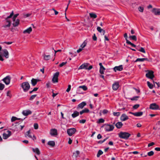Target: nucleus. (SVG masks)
Listing matches in <instances>:
<instances>
[{"instance_id":"nucleus-1","label":"nucleus","mask_w":160,"mask_h":160,"mask_svg":"<svg viewBox=\"0 0 160 160\" xmlns=\"http://www.w3.org/2000/svg\"><path fill=\"white\" fill-rule=\"evenodd\" d=\"M118 136L121 138L127 140L131 136V134L127 132H121L118 134Z\"/></svg>"},{"instance_id":"nucleus-2","label":"nucleus","mask_w":160,"mask_h":160,"mask_svg":"<svg viewBox=\"0 0 160 160\" xmlns=\"http://www.w3.org/2000/svg\"><path fill=\"white\" fill-rule=\"evenodd\" d=\"M14 13L13 11H12V12L11 13L10 15L8 16L6 19L5 21L6 23H8V24H5V25H3L2 27H3L5 28H6L7 27L9 28L11 26V22L10 20V18H11L12 17Z\"/></svg>"},{"instance_id":"nucleus-3","label":"nucleus","mask_w":160,"mask_h":160,"mask_svg":"<svg viewBox=\"0 0 160 160\" xmlns=\"http://www.w3.org/2000/svg\"><path fill=\"white\" fill-rule=\"evenodd\" d=\"M21 87L23 89L24 92H27L30 89V86L29 83L27 82H23L21 85Z\"/></svg>"},{"instance_id":"nucleus-4","label":"nucleus","mask_w":160,"mask_h":160,"mask_svg":"<svg viewBox=\"0 0 160 160\" xmlns=\"http://www.w3.org/2000/svg\"><path fill=\"white\" fill-rule=\"evenodd\" d=\"M16 124L15 125L13 128L15 131H18L19 130H22L23 128L24 127V125H21L20 124H18V123H16Z\"/></svg>"},{"instance_id":"nucleus-5","label":"nucleus","mask_w":160,"mask_h":160,"mask_svg":"<svg viewBox=\"0 0 160 160\" xmlns=\"http://www.w3.org/2000/svg\"><path fill=\"white\" fill-rule=\"evenodd\" d=\"M76 131L75 128H72L68 129L67 130V132L69 136H71L75 133Z\"/></svg>"},{"instance_id":"nucleus-6","label":"nucleus","mask_w":160,"mask_h":160,"mask_svg":"<svg viewBox=\"0 0 160 160\" xmlns=\"http://www.w3.org/2000/svg\"><path fill=\"white\" fill-rule=\"evenodd\" d=\"M114 126L112 125L107 124L105 126V130L107 132L112 131L114 128Z\"/></svg>"},{"instance_id":"nucleus-7","label":"nucleus","mask_w":160,"mask_h":160,"mask_svg":"<svg viewBox=\"0 0 160 160\" xmlns=\"http://www.w3.org/2000/svg\"><path fill=\"white\" fill-rule=\"evenodd\" d=\"M59 75V72H57L54 74L52 81L53 83L57 82H58V77Z\"/></svg>"},{"instance_id":"nucleus-8","label":"nucleus","mask_w":160,"mask_h":160,"mask_svg":"<svg viewBox=\"0 0 160 160\" xmlns=\"http://www.w3.org/2000/svg\"><path fill=\"white\" fill-rule=\"evenodd\" d=\"M148 72L146 74V76L151 79H152L154 77V75L153 74L154 72L152 71H148Z\"/></svg>"},{"instance_id":"nucleus-9","label":"nucleus","mask_w":160,"mask_h":160,"mask_svg":"<svg viewBox=\"0 0 160 160\" xmlns=\"http://www.w3.org/2000/svg\"><path fill=\"white\" fill-rule=\"evenodd\" d=\"M149 108L153 110H158L159 109V106L156 103H152L150 104Z\"/></svg>"},{"instance_id":"nucleus-10","label":"nucleus","mask_w":160,"mask_h":160,"mask_svg":"<svg viewBox=\"0 0 160 160\" xmlns=\"http://www.w3.org/2000/svg\"><path fill=\"white\" fill-rule=\"evenodd\" d=\"M11 77L9 76H7L3 78L2 81L5 83L6 85H8L10 82Z\"/></svg>"},{"instance_id":"nucleus-11","label":"nucleus","mask_w":160,"mask_h":160,"mask_svg":"<svg viewBox=\"0 0 160 160\" xmlns=\"http://www.w3.org/2000/svg\"><path fill=\"white\" fill-rule=\"evenodd\" d=\"M11 131L9 130L7 131L6 133H4L3 134V138L4 139H7L11 135Z\"/></svg>"},{"instance_id":"nucleus-12","label":"nucleus","mask_w":160,"mask_h":160,"mask_svg":"<svg viewBox=\"0 0 160 160\" xmlns=\"http://www.w3.org/2000/svg\"><path fill=\"white\" fill-rule=\"evenodd\" d=\"M152 12L156 15H160V9L153 8Z\"/></svg>"},{"instance_id":"nucleus-13","label":"nucleus","mask_w":160,"mask_h":160,"mask_svg":"<svg viewBox=\"0 0 160 160\" xmlns=\"http://www.w3.org/2000/svg\"><path fill=\"white\" fill-rule=\"evenodd\" d=\"M3 52V56L6 58H8L9 57V52L8 50L6 49H4L2 50Z\"/></svg>"},{"instance_id":"nucleus-14","label":"nucleus","mask_w":160,"mask_h":160,"mask_svg":"<svg viewBox=\"0 0 160 160\" xmlns=\"http://www.w3.org/2000/svg\"><path fill=\"white\" fill-rule=\"evenodd\" d=\"M129 113L137 117L141 116L142 115L143 113V112H129Z\"/></svg>"},{"instance_id":"nucleus-15","label":"nucleus","mask_w":160,"mask_h":160,"mask_svg":"<svg viewBox=\"0 0 160 160\" xmlns=\"http://www.w3.org/2000/svg\"><path fill=\"white\" fill-rule=\"evenodd\" d=\"M128 118V117L124 113L122 114L120 117V120L122 121H125Z\"/></svg>"},{"instance_id":"nucleus-16","label":"nucleus","mask_w":160,"mask_h":160,"mask_svg":"<svg viewBox=\"0 0 160 160\" xmlns=\"http://www.w3.org/2000/svg\"><path fill=\"white\" fill-rule=\"evenodd\" d=\"M119 87V83L118 82H115L112 85V88L114 90L116 91Z\"/></svg>"},{"instance_id":"nucleus-17","label":"nucleus","mask_w":160,"mask_h":160,"mask_svg":"<svg viewBox=\"0 0 160 160\" xmlns=\"http://www.w3.org/2000/svg\"><path fill=\"white\" fill-rule=\"evenodd\" d=\"M123 69V67L122 65H120L118 66H115L113 68V70L115 72H116L117 71H121Z\"/></svg>"},{"instance_id":"nucleus-18","label":"nucleus","mask_w":160,"mask_h":160,"mask_svg":"<svg viewBox=\"0 0 160 160\" xmlns=\"http://www.w3.org/2000/svg\"><path fill=\"white\" fill-rule=\"evenodd\" d=\"M89 65V64L88 63H86L82 64L79 67L78 69H84L87 70V67H88Z\"/></svg>"},{"instance_id":"nucleus-19","label":"nucleus","mask_w":160,"mask_h":160,"mask_svg":"<svg viewBox=\"0 0 160 160\" xmlns=\"http://www.w3.org/2000/svg\"><path fill=\"white\" fill-rule=\"evenodd\" d=\"M32 113V112L28 109L23 110L22 112V114L25 116H27L31 114Z\"/></svg>"},{"instance_id":"nucleus-20","label":"nucleus","mask_w":160,"mask_h":160,"mask_svg":"<svg viewBox=\"0 0 160 160\" xmlns=\"http://www.w3.org/2000/svg\"><path fill=\"white\" fill-rule=\"evenodd\" d=\"M50 134L52 136H55L57 135V130L56 129H52L50 130Z\"/></svg>"},{"instance_id":"nucleus-21","label":"nucleus","mask_w":160,"mask_h":160,"mask_svg":"<svg viewBox=\"0 0 160 160\" xmlns=\"http://www.w3.org/2000/svg\"><path fill=\"white\" fill-rule=\"evenodd\" d=\"M86 105V103L85 102H83L78 105L77 107V108L78 109L80 108L81 109H82Z\"/></svg>"},{"instance_id":"nucleus-22","label":"nucleus","mask_w":160,"mask_h":160,"mask_svg":"<svg viewBox=\"0 0 160 160\" xmlns=\"http://www.w3.org/2000/svg\"><path fill=\"white\" fill-rule=\"evenodd\" d=\"M97 29L98 32L102 33L103 35H104L105 34V31L101 28V27H97Z\"/></svg>"},{"instance_id":"nucleus-23","label":"nucleus","mask_w":160,"mask_h":160,"mask_svg":"<svg viewBox=\"0 0 160 160\" xmlns=\"http://www.w3.org/2000/svg\"><path fill=\"white\" fill-rule=\"evenodd\" d=\"M79 113L77 111H75L72 114V116L73 118H75L79 115Z\"/></svg>"},{"instance_id":"nucleus-24","label":"nucleus","mask_w":160,"mask_h":160,"mask_svg":"<svg viewBox=\"0 0 160 160\" xmlns=\"http://www.w3.org/2000/svg\"><path fill=\"white\" fill-rule=\"evenodd\" d=\"M32 31V28L31 27H30L26 30H25L23 32V33H30Z\"/></svg>"},{"instance_id":"nucleus-25","label":"nucleus","mask_w":160,"mask_h":160,"mask_svg":"<svg viewBox=\"0 0 160 160\" xmlns=\"http://www.w3.org/2000/svg\"><path fill=\"white\" fill-rule=\"evenodd\" d=\"M122 125L123 124L121 122H118L115 124V126L118 128H120Z\"/></svg>"},{"instance_id":"nucleus-26","label":"nucleus","mask_w":160,"mask_h":160,"mask_svg":"<svg viewBox=\"0 0 160 160\" xmlns=\"http://www.w3.org/2000/svg\"><path fill=\"white\" fill-rule=\"evenodd\" d=\"M89 110L87 108H85L84 109L82 110V111L80 112V114L81 115L82 114L85 113H88L89 112Z\"/></svg>"},{"instance_id":"nucleus-27","label":"nucleus","mask_w":160,"mask_h":160,"mask_svg":"<svg viewBox=\"0 0 160 160\" xmlns=\"http://www.w3.org/2000/svg\"><path fill=\"white\" fill-rule=\"evenodd\" d=\"M32 150L34 152L36 153L37 154H38V155L40 154V151L38 148H32Z\"/></svg>"},{"instance_id":"nucleus-28","label":"nucleus","mask_w":160,"mask_h":160,"mask_svg":"<svg viewBox=\"0 0 160 160\" xmlns=\"http://www.w3.org/2000/svg\"><path fill=\"white\" fill-rule=\"evenodd\" d=\"M15 22L13 23V25L14 27L18 26L19 24L20 20L19 19H17Z\"/></svg>"},{"instance_id":"nucleus-29","label":"nucleus","mask_w":160,"mask_h":160,"mask_svg":"<svg viewBox=\"0 0 160 160\" xmlns=\"http://www.w3.org/2000/svg\"><path fill=\"white\" fill-rule=\"evenodd\" d=\"M38 82V81L36 79L32 78L31 80V83L33 86L36 85Z\"/></svg>"},{"instance_id":"nucleus-30","label":"nucleus","mask_w":160,"mask_h":160,"mask_svg":"<svg viewBox=\"0 0 160 160\" xmlns=\"http://www.w3.org/2000/svg\"><path fill=\"white\" fill-rule=\"evenodd\" d=\"M48 144L52 147H53L55 146V143L54 141H51L48 142Z\"/></svg>"},{"instance_id":"nucleus-31","label":"nucleus","mask_w":160,"mask_h":160,"mask_svg":"<svg viewBox=\"0 0 160 160\" xmlns=\"http://www.w3.org/2000/svg\"><path fill=\"white\" fill-rule=\"evenodd\" d=\"M89 16L91 18H96L97 17L96 14L93 13H89Z\"/></svg>"},{"instance_id":"nucleus-32","label":"nucleus","mask_w":160,"mask_h":160,"mask_svg":"<svg viewBox=\"0 0 160 160\" xmlns=\"http://www.w3.org/2000/svg\"><path fill=\"white\" fill-rule=\"evenodd\" d=\"M82 88L84 91H86L88 89L87 87L85 85L81 86L79 87L78 89Z\"/></svg>"},{"instance_id":"nucleus-33","label":"nucleus","mask_w":160,"mask_h":160,"mask_svg":"<svg viewBox=\"0 0 160 160\" xmlns=\"http://www.w3.org/2000/svg\"><path fill=\"white\" fill-rule=\"evenodd\" d=\"M105 70V68L103 66L100 68L99 72L101 74H104V71Z\"/></svg>"},{"instance_id":"nucleus-34","label":"nucleus","mask_w":160,"mask_h":160,"mask_svg":"<svg viewBox=\"0 0 160 160\" xmlns=\"http://www.w3.org/2000/svg\"><path fill=\"white\" fill-rule=\"evenodd\" d=\"M30 130H28V131L27 132H26V133H25L26 137V136H28L29 138H32V136L31 135H30Z\"/></svg>"},{"instance_id":"nucleus-35","label":"nucleus","mask_w":160,"mask_h":160,"mask_svg":"<svg viewBox=\"0 0 160 160\" xmlns=\"http://www.w3.org/2000/svg\"><path fill=\"white\" fill-rule=\"evenodd\" d=\"M103 153V152L101 150H99L98 152L97 156V157H99L100 156L102 155Z\"/></svg>"},{"instance_id":"nucleus-36","label":"nucleus","mask_w":160,"mask_h":160,"mask_svg":"<svg viewBox=\"0 0 160 160\" xmlns=\"http://www.w3.org/2000/svg\"><path fill=\"white\" fill-rule=\"evenodd\" d=\"M129 38L135 41H137V37L135 35L130 36Z\"/></svg>"},{"instance_id":"nucleus-37","label":"nucleus","mask_w":160,"mask_h":160,"mask_svg":"<svg viewBox=\"0 0 160 160\" xmlns=\"http://www.w3.org/2000/svg\"><path fill=\"white\" fill-rule=\"evenodd\" d=\"M136 49L138 51H139L141 52H142L144 53H146L145 51L144 48L142 47H141L140 49H138L137 48H136Z\"/></svg>"},{"instance_id":"nucleus-38","label":"nucleus","mask_w":160,"mask_h":160,"mask_svg":"<svg viewBox=\"0 0 160 160\" xmlns=\"http://www.w3.org/2000/svg\"><path fill=\"white\" fill-rule=\"evenodd\" d=\"M51 58L50 55H44V59L46 60H49Z\"/></svg>"},{"instance_id":"nucleus-39","label":"nucleus","mask_w":160,"mask_h":160,"mask_svg":"<svg viewBox=\"0 0 160 160\" xmlns=\"http://www.w3.org/2000/svg\"><path fill=\"white\" fill-rule=\"evenodd\" d=\"M147 83L148 86L150 89H152L153 88V85L152 84H151L149 81L147 82Z\"/></svg>"},{"instance_id":"nucleus-40","label":"nucleus","mask_w":160,"mask_h":160,"mask_svg":"<svg viewBox=\"0 0 160 160\" xmlns=\"http://www.w3.org/2000/svg\"><path fill=\"white\" fill-rule=\"evenodd\" d=\"M127 43L128 44H130L131 45L132 47H136V45H135L134 44L132 43L130 41H129L128 40H127Z\"/></svg>"},{"instance_id":"nucleus-41","label":"nucleus","mask_w":160,"mask_h":160,"mask_svg":"<svg viewBox=\"0 0 160 160\" xmlns=\"http://www.w3.org/2000/svg\"><path fill=\"white\" fill-rule=\"evenodd\" d=\"M113 115L115 116L118 117L120 115V112H114L113 113Z\"/></svg>"},{"instance_id":"nucleus-42","label":"nucleus","mask_w":160,"mask_h":160,"mask_svg":"<svg viewBox=\"0 0 160 160\" xmlns=\"http://www.w3.org/2000/svg\"><path fill=\"white\" fill-rule=\"evenodd\" d=\"M80 152L78 151H76V153H73V156H74L75 158H77Z\"/></svg>"},{"instance_id":"nucleus-43","label":"nucleus","mask_w":160,"mask_h":160,"mask_svg":"<svg viewBox=\"0 0 160 160\" xmlns=\"http://www.w3.org/2000/svg\"><path fill=\"white\" fill-rule=\"evenodd\" d=\"M154 153V152L153 151H151L148 153L147 155L149 156H151L153 155Z\"/></svg>"},{"instance_id":"nucleus-44","label":"nucleus","mask_w":160,"mask_h":160,"mask_svg":"<svg viewBox=\"0 0 160 160\" xmlns=\"http://www.w3.org/2000/svg\"><path fill=\"white\" fill-rule=\"evenodd\" d=\"M37 96V94H34L32 95L30 98L29 99V100H33Z\"/></svg>"},{"instance_id":"nucleus-45","label":"nucleus","mask_w":160,"mask_h":160,"mask_svg":"<svg viewBox=\"0 0 160 160\" xmlns=\"http://www.w3.org/2000/svg\"><path fill=\"white\" fill-rule=\"evenodd\" d=\"M5 87V85L4 84L0 83V90H2Z\"/></svg>"},{"instance_id":"nucleus-46","label":"nucleus","mask_w":160,"mask_h":160,"mask_svg":"<svg viewBox=\"0 0 160 160\" xmlns=\"http://www.w3.org/2000/svg\"><path fill=\"white\" fill-rule=\"evenodd\" d=\"M104 120L103 118H100L99 119L98 121L97 122L98 123H103L104 122Z\"/></svg>"},{"instance_id":"nucleus-47","label":"nucleus","mask_w":160,"mask_h":160,"mask_svg":"<svg viewBox=\"0 0 160 160\" xmlns=\"http://www.w3.org/2000/svg\"><path fill=\"white\" fill-rule=\"evenodd\" d=\"M143 58H137L135 61L134 62H143Z\"/></svg>"},{"instance_id":"nucleus-48","label":"nucleus","mask_w":160,"mask_h":160,"mask_svg":"<svg viewBox=\"0 0 160 160\" xmlns=\"http://www.w3.org/2000/svg\"><path fill=\"white\" fill-rule=\"evenodd\" d=\"M139 96H135L133 97L131 99V100L132 101L133 100H137L139 98Z\"/></svg>"},{"instance_id":"nucleus-49","label":"nucleus","mask_w":160,"mask_h":160,"mask_svg":"<svg viewBox=\"0 0 160 160\" xmlns=\"http://www.w3.org/2000/svg\"><path fill=\"white\" fill-rule=\"evenodd\" d=\"M17 119H18V118H17L16 117L13 116L11 118V122H13L15 121V120H17Z\"/></svg>"},{"instance_id":"nucleus-50","label":"nucleus","mask_w":160,"mask_h":160,"mask_svg":"<svg viewBox=\"0 0 160 160\" xmlns=\"http://www.w3.org/2000/svg\"><path fill=\"white\" fill-rule=\"evenodd\" d=\"M34 127L35 129H37L38 128V123H35L34 124Z\"/></svg>"},{"instance_id":"nucleus-51","label":"nucleus","mask_w":160,"mask_h":160,"mask_svg":"<svg viewBox=\"0 0 160 160\" xmlns=\"http://www.w3.org/2000/svg\"><path fill=\"white\" fill-rule=\"evenodd\" d=\"M143 8L141 7H139L138 8V10L141 12H143Z\"/></svg>"},{"instance_id":"nucleus-52","label":"nucleus","mask_w":160,"mask_h":160,"mask_svg":"<svg viewBox=\"0 0 160 160\" xmlns=\"http://www.w3.org/2000/svg\"><path fill=\"white\" fill-rule=\"evenodd\" d=\"M139 106V105L138 104H135L134 105L133 107V108L134 109H137L138 108Z\"/></svg>"},{"instance_id":"nucleus-53","label":"nucleus","mask_w":160,"mask_h":160,"mask_svg":"<svg viewBox=\"0 0 160 160\" xmlns=\"http://www.w3.org/2000/svg\"><path fill=\"white\" fill-rule=\"evenodd\" d=\"M86 45V43L85 42H84L81 45L80 47L82 48H84Z\"/></svg>"},{"instance_id":"nucleus-54","label":"nucleus","mask_w":160,"mask_h":160,"mask_svg":"<svg viewBox=\"0 0 160 160\" xmlns=\"http://www.w3.org/2000/svg\"><path fill=\"white\" fill-rule=\"evenodd\" d=\"M86 122V120L85 119H82L81 120H80L79 121V122L80 123L84 124Z\"/></svg>"},{"instance_id":"nucleus-55","label":"nucleus","mask_w":160,"mask_h":160,"mask_svg":"<svg viewBox=\"0 0 160 160\" xmlns=\"http://www.w3.org/2000/svg\"><path fill=\"white\" fill-rule=\"evenodd\" d=\"M71 85H68V88L66 90V92H69L71 90Z\"/></svg>"},{"instance_id":"nucleus-56","label":"nucleus","mask_w":160,"mask_h":160,"mask_svg":"<svg viewBox=\"0 0 160 160\" xmlns=\"http://www.w3.org/2000/svg\"><path fill=\"white\" fill-rule=\"evenodd\" d=\"M67 63V62H62L60 64L59 66L60 67H62L64 65H65Z\"/></svg>"},{"instance_id":"nucleus-57","label":"nucleus","mask_w":160,"mask_h":160,"mask_svg":"<svg viewBox=\"0 0 160 160\" xmlns=\"http://www.w3.org/2000/svg\"><path fill=\"white\" fill-rule=\"evenodd\" d=\"M92 39L94 41H96L97 40V37L95 34H94L92 37Z\"/></svg>"},{"instance_id":"nucleus-58","label":"nucleus","mask_w":160,"mask_h":160,"mask_svg":"<svg viewBox=\"0 0 160 160\" xmlns=\"http://www.w3.org/2000/svg\"><path fill=\"white\" fill-rule=\"evenodd\" d=\"M138 153H139V152H138L135 151H134V152H129V154H131V153H133V154H138Z\"/></svg>"},{"instance_id":"nucleus-59","label":"nucleus","mask_w":160,"mask_h":160,"mask_svg":"<svg viewBox=\"0 0 160 160\" xmlns=\"http://www.w3.org/2000/svg\"><path fill=\"white\" fill-rule=\"evenodd\" d=\"M155 144V143L154 142H152L149 143L148 145V147H150L152 146Z\"/></svg>"},{"instance_id":"nucleus-60","label":"nucleus","mask_w":160,"mask_h":160,"mask_svg":"<svg viewBox=\"0 0 160 160\" xmlns=\"http://www.w3.org/2000/svg\"><path fill=\"white\" fill-rule=\"evenodd\" d=\"M108 112V111L106 109H104L103 110L102 113L103 114H107Z\"/></svg>"},{"instance_id":"nucleus-61","label":"nucleus","mask_w":160,"mask_h":160,"mask_svg":"<svg viewBox=\"0 0 160 160\" xmlns=\"http://www.w3.org/2000/svg\"><path fill=\"white\" fill-rule=\"evenodd\" d=\"M102 137L100 134H99L97 136V138L99 139L102 138Z\"/></svg>"},{"instance_id":"nucleus-62","label":"nucleus","mask_w":160,"mask_h":160,"mask_svg":"<svg viewBox=\"0 0 160 160\" xmlns=\"http://www.w3.org/2000/svg\"><path fill=\"white\" fill-rule=\"evenodd\" d=\"M92 68V65H90L88 67H87V70H90Z\"/></svg>"},{"instance_id":"nucleus-63","label":"nucleus","mask_w":160,"mask_h":160,"mask_svg":"<svg viewBox=\"0 0 160 160\" xmlns=\"http://www.w3.org/2000/svg\"><path fill=\"white\" fill-rule=\"evenodd\" d=\"M124 37L125 38L126 40L127 41V40H128L127 39V33H125L124 35Z\"/></svg>"},{"instance_id":"nucleus-64","label":"nucleus","mask_w":160,"mask_h":160,"mask_svg":"<svg viewBox=\"0 0 160 160\" xmlns=\"http://www.w3.org/2000/svg\"><path fill=\"white\" fill-rule=\"evenodd\" d=\"M31 15V14L28 13L24 15V17L25 18H27L29 17Z\"/></svg>"}]
</instances>
